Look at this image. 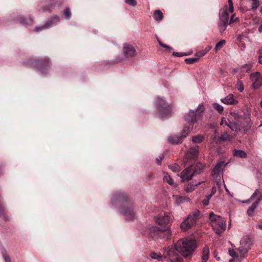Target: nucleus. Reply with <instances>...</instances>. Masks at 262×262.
<instances>
[{"label": "nucleus", "mask_w": 262, "mask_h": 262, "mask_svg": "<svg viewBox=\"0 0 262 262\" xmlns=\"http://www.w3.org/2000/svg\"><path fill=\"white\" fill-rule=\"evenodd\" d=\"M249 118H244L235 112L231 113L227 119L223 117L220 124H225L232 131L240 132L246 134L251 128V124L249 122Z\"/></svg>", "instance_id": "obj_1"}, {"label": "nucleus", "mask_w": 262, "mask_h": 262, "mask_svg": "<svg viewBox=\"0 0 262 262\" xmlns=\"http://www.w3.org/2000/svg\"><path fill=\"white\" fill-rule=\"evenodd\" d=\"M112 201L113 205L118 204L120 206V213L124 216L126 220L133 221L135 219L136 214L134 206L125 194L121 192L114 193Z\"/></svg>", "instance_id": "obj_2"}, {"label": "nucleus", "mask_w": 262, "mask_h": 262, "mask_svg": "<svg viewBox=\"0 0 262 262\" xmlns=\"http://www.w3.org/2000/svg\"><path fill=\"white\" fill-rule=\"evenodd\" d=\"M196 247L195 240L187 238L179 239L174 246L176 250L185 258H190Z\"/></svg>", "instance_id": "obj_3"}, {"label": "nucleus", "mask_w": 262, "mask_h": 262, "mask_svg": "<svg viewBox=\"0 0 262 262\" xmlns=\"http://www.w3.org/2000/svg\"><path fill=\"white\" fill-rule=\"evenodd\" d=\"M209 219L210 224L215 233L221 234L225 231L226 221L225 219L212 212L209 214Z\"/></svg>", "instance_id": "obj_4"}, {"label": "nucleus", "mask_w": 262, "mask_h": 262, "mask_svg": "<svg viewBox=\"0 0 262 262\" xmlns=\"http://www.w3.org/2000/svg\"><path fill=\"white\" fill-rule=\"evenodd\" d=\"M155 105L157 108L160 118L164 119L169 117L171 113L172 108L171 106L167 104L165 100L160 97L156 98Z\"/></svg>", "instance_id": "obj_5"}, {"label": "nucleus", "mask_w": 262, "mask_h": 262, "mask_svg": "<svg viewBox=\"0 0 262 262\" xmlns=\"http://www.w3.org/2000/svg\"><path fill=\"white\" fill-rule=\"evenodd\" d=\"M204 111V105L199 104L197 109L190 110L188 114L184 116L185 120L189 124L190 127L193 128V125L196 122L198 119L200 117L201 113Z\"/></svg>", "instance_id": "obj_6"}, {"label": "nucleus", "mask_w": 262, "mask_h": 262, "mask_svg": "<svg viewBox=\"0 0 262 262\" xmlns=\"http://www.w3.org/2000/svg\"><path fill=\"white\" fill-rule=\"evenodd\" d=\"M252 245V239L249 236H244L240 241L238 252L241 257L244 258Z\"/></svg>", "instance_id": "obj_7"}, {"label": "nucleus", "mask_w": 262, "mask_h": 262, "mask_svg": "<svg viewBox=\"0 0 262 262\" xmlns=\"http://www.w3.org/2000/svg\"><path fill=\"white\" fill-rule=\"evenodd\" d=\"M191 130L192 127L186 126V125H185L183 130L181 132V135L180 136H171L168 138V141L169 143L172 144L181 143L183 141V139L186 138Z\"/></svg>", "instance_id": "obj_8"}, {"label": "nucleus", "mask_w": 262, "mask_h": 262, "mask_svg": "<svg viewBox=\"0 0 262 262\" xmlns=\"http://www.w3.org/2000/svg\"><path fill=\"white\" fill-rule=\"evenodd\" d=\"M200 213L199 210H196L191 214L188 215V217L181 224V228L186 230L193 226L198 219Z\"/></svg>", "instance_id": "obj_9"}, {"label": "nucleus", "mask_w": 262, "mask_h": 262, "mask_svg": "<svg viewBox=\"0 0 262 262\" xmlns=\"http://www.w3.org/2000/svg\"><path fill=\"white\" fill-rule=\"evenodd\" d=\"M178 251L174 248H164V256L167 258L170 262H183V258L178 254Z\"/></svg>", "instance_id": "obj_10"}, {"label": "nucleus", "mask_w": 262, "mask_h": 262, "mask_svg": "<svg viewBox=\"0 0 262 262\" xmlns=\"http://www.w3.org/2000/svg\"><path fill=\"white\" fill-rule=\"evenodd\" d=\"M31 63L35 64L42 74H46L47 70L51 66L50 61L48 57L37 59L34 62L31 61Z\"/></svg>", "instance_id": "obj_11"}, {"label": "nucleus", "mask_w": 262, "mask_h": 262, "mask_svg": "<svg viewBox=\"0 0 262 262\" xmlns=\"http://www.w3.org/2000/svg\"><path fill=\"white\" fill-rule=\"evenodd\" d=\"M229 21V14L226 9H222L220 12V21L219 28L220 32L222 34L226 30Z\"/></svg>", "instance_id": "obj_12"}, {"label": "nucleus", "mask_w": 262, "mask_h": 262, "mask_svg": "<svg viewBox=\"0 0 262 262\" xmlns=\"http://www.w3.org/2000/svg\"><path fill=\"white\" fill-rule=\"evenodd\" d=\"M123 53L126 58L134 57L137 55V52L135 48L128 43L123 44Z\"/></svg>", "instance_id": "obj_13"}, {"label": "nucleus", "mask_w": 262, "mask_h": 262, "mask_svg": "<svg viewBox=\"0 0 262 262\" xmlns=\"http://www.w3.org/2000/svg\"><path fill=\"white\" fill-rule=\"evenodd\" d=\"M199 153V147L195 146L191 147L187 151L184 159V163L186 165L189 160H195L197 158Z\"/></svg>", "instance_id": "obj_14"}, {"label": "nucleus", "mask_w": 262, "mask_h": 262, "mask_svg": "<svg viewBox=\"0 0 262 262\" xmlns=\"http://www.w3.org/2000/svg\"><path fill=\"white\" fill-rule=\"evenodd\" d=\"M59 21V16H55L54 17H52L50 20H48L45 25L36 27L34 29V31L36 32H38L45 29H49L56 25Z\"/></svg>", "instance_id": "obj_15"}, {"label": "nucleus", "mask_w": 262, "mask_h": 262, "mask_svg": "<svg viewBox=\"0 0 262 262\" xmlns=\"http://www.w3.org/2000/svg\"><path fill=\"white\" fill-rule=\"evenodd\" d=\"M170 217L168 213L162 212L155 217L156 223L159 225H163L169 222Z\"/></svg>", "instance_id": "obj_16"}, {"label": "nucleus", "mask_w": 262, "mask_h": 262, "mask_svg": "<svg viewBox=\"0 0 262 262\" xmlns=\"http://www.w3.org/2000/svg\"><path fill=\"white\" fill-rule=\"evenodd\" d=\"M194 173L193 171L192 166H189L187 168L183 170L180 174L178 175L182 178V181L184 182L185 181H189L193 177Z\"/></svg>", "instance_id": "obj_17"}, {"label": "nucleus", "mask_w": 262, "mask_h": 262, "mask_svg": "<svg viewBox=\"0 0 262 262\" xmlns=\"http://www.w3.org/2000/svg\"><path fill=\"white\" fill-rule=\"evenodd\" d=\"M252 86L254 89H258L262 85V77L259 72L252 73L250 75Z\"/></svg>", "instance_id": "obj_18"}, {"label": "nucleus", "mask_w": 262, "mask_h": 262, "mask_svg": "<svg viewBox=\"0 0 262 262\" xmlns=\"http://www.w3.org/2000/svg\"><path fill=\"white\" fill-rule=\"evenodd\" d=\"M161 231V230L159 227L154 226L149 228L148 232L153 239H157L159 238Z\"/></svg>", "instance_id": "obj_19"}, {"label": "nucleus", "mask_w": 262, "mask_h": 262, "mask_svg": "<svg viewBox=\"0 0 262 262\" xmlns=\"http://www.w3.org/2000/svg\"><path fill=\"white\" fill-rule=\"evenodd\" d=\"M171 231L169 228H168L165 230H161L159 238L167 241L170 239L171 237Z\"/></svg>", "instance_id": "obj_20"}, {"label": "nucleus", "mask_w": 262, "mask_h": 262, "mask_svg": "<svg viewBox=\"0 0 262 262\" xmlns=\"http://www.w3.org/2000/svg\"><path fill=\"white\" fill-rule=\"evenodd\" d=\"M221 101L227 105L233 104L237 103V101L235 99L234 95L232 94H229L224 98H222Z\"/></svg>", "instance_id": "obj_21"}, {"label": "nucleus", "mask_w": 262, "mask_h": 262, "mask_svg": "<svg viewBox=\"0 0 262 262\" xmlns=\"http://www.w3.org/2000/svg\"><path fill=\"white\" fill-rule=\"evenodd\" d=\"M252 68L251 64H245L234 70L235 72H241L242 73L249 72Z\"/></svg>", "instance_id": "obj_22"}, {"label": "nucleus", "mask_w": 262, "mask_h": 262, "mask_svg": "<svg viewBox=\"0 0 262 262\" xmlns=\"http://www.w3.org/2000/svg\"><path fill=\"white\" fill-rule=\"evenodd\" d=\"M164 176L163 177V180L164 182L167 183L168 184L170 185L173 187H177V185L174 182L173 179L167 173H164Z\"/></svg>", "instance_id": "obj_23"}, {"label": "nucleus", "mask_w": 262, "mask_h": 262, "mask_svg": "<svg viewBox=\"0 0 262 262\" xmlns=\"http://www.w3.org/2000/svg\"><path fill=\"white\" fill-rule=\"evenodd\" d=\"M173 199L174 200L176 203L178 205L185 202L189 201V198L186 196L173 195Z\"/></svg>", "instance_id": "obj_24"}, {"label": "nucleus", "mask_w": 262, "mask_h": 262, "mask_svg": "<svg viewBox=\"0 0 262 262\" xmlns=\"http://www.w3.org/2000/svg\"><path fill=\"white\" fill-rule=\"evenodd\" d=\"M224 162L223 161L217 163L214 168L213 169V172L215 174H219L223 170V166H225Z\"/></svg>", "instance_id": "obj_25"}, {"label": "nucleus", "mask_w": 262, "mask_h": 262, "mask_svg": "<svg viewBox=\"0 0 262 262\" xmlns=\"http://www.w3.org/2000/svg\"><path fill=\"white\" fill-rule=\"evenodd\" d=\"M202 262H206L208 259L209 255V247L207 246H205L203 249L202 251Z\"/></svg>", "instance_id": "obj_26"}, {"label": "nucleus", "mask_w": 262, "mask_h": 262, "mask_svg": "<svg viewBox=\"0 0 262 262\" xmlns=\"http://www.w3.org/2000/svg\"><path fill=\"white\" fill-rule=\"evenodd\" d=\"M204 181L199 182L198 183H195V184H189L187 185L185 188V191L187 192H192L194 190L196 186L199 185L200 184L204 183Z\"/></svg>", "instance_id": "obj_27"}, {"label": "nucleus", "mask_w": 262, "mask_h": 262, "mask_svg": "<svg viewBox=\"0 0 262 262\" xmlns=\"http://www.w3.org/2000/svg\"><path fill=\"white\" fill-rule=\"evenodd\" d=\"M233 154L234 156L242 158H244L247 157V154L244 151L239 149H235L233 151Z\"/></svg>", "instance_id": "obj_28"}, {"label": "nucleus", "mask_w": 262, "mask_h": 262, "mask_svg": "<svg viewBox=\"0 0 262 262\" xmlns=\"http://www.w3.org/2000/svg\"><path fill=\"white\" fill-rule=\"evenodd\" d=\"M204 167L205 165H204L203 164L201 163H198L196 165L194 169H193L194 173L196 174H199L201 172V170L204 169Z\"/></svg>", "instance_id": "obj_29"}, {"label": "nucleus", "mask_w": 262, "mask_h": 262, "mask_svg": "<svg viewBox=\"0 0 262 262\" xmlns=\"http://www.w3.org/2000/svg\"><path fill=\"white\" fill-rule=\"evenodd\" d=\"M154 18L157 21L161 20L163 18V13L159 10H156L154 14Z\"/></svg>", "instance_id": "obj_30"}, {"label": "nucleus", "mask_w": 262, "mask_h": 262, "mask_svg": "<svg viewBox=\"0 0 262 262\" xmlns=\"http://www.w3.org/2000/svg\"><path fill=\"white\" fill-rule=\"evenodd\" d=\"M229 254L234 259H236L238 260H239L243 258V257H241L240 256V254H239V253H237L233 250L229 249Z\"/></svg>", "instance_id": "obj_31"}, {"label": "nucleus", "mask_w": 262, "mask_h": 262, "mask_svg": "<svg viewBox=\"0 0 262 262\" xmlns=\"http://www.w3.org/2000/svg\"><path fill=\"white\" fill-rule=\"evenodd\" d=\"M226 41L224 39L221 40L219 42H218L214 48V50L215 52H217L219 50H221L223 46L225 45Z\"/></svg>", "instance_id": "obj_32"}, {"label": "nucleus", "mask_w": 262, "mask_h": 262, "mask_svg": "<svg viewBox=\"0 0 262 262\" xmlns=\"http://www.w3.org/2000/svg\"><path fill=\"white\" fill-rule=\"evenodd\" d=\"M232 136L228 134L227 133H224L220 137V139L222 141H230L232 140Z\"/></svg>", "instance_id": "obj_33"}, {"label": "nucleus", "mask_w": 262, "mask_h": 262, "mask_svg": "<svg viewBox=\"0 0 262 262\" xmlns=\"http://www.w3.org/2000/svg\"><path fill=\"white\" fill-rule=\"evenodd\" d=\"M204 139V137L203 135H197L194 136L192 138V141L194 143H199L202 142Z\"/></svg>", "instance_id": "obj_34"}, {"label": "nucleus", "mask_w": 262, "mask_h": 262, "mask_svg": "<svg viewBox=\"0 0 262 262\" xmlns=\"http://www.w3.org/2000/svg\"><path fill=\"white\" fill-rule=\"evenodd\" d=\"M212 105L214 109L220 114L222 113L224 111V107L222 105L217 103H213Z\"/></svg>", "instance_id": "obj_35"}, {"label": "nucleus", "mask_w": 262, "mask_h": 262, "mask_svg": "<svg viewBox=\"0 0 262 262\" xmlns=\"http://www.w3.org/2000/svg\"><path fill=\"white\" fill-rule=\"evenodd\" d=\"M261 200H262V194H260V195L257 198V200L252 204L250 208L254 210L257 207Z\"/></svg>", "instance_id": "obj_36"}, {"label": "nucleus", "mask_w": 262, "mask_h": 262, "mask_svg": "<svg viewBox=\"0 0 262 262\" xmlns=\"http://www.w3.org/2000/svg\"><path fill=\"white\" fill-rule=\"evenodd\" d=\"M261 200H262V194H260V195L257 198V200L252 204L250 208L254 210L257 207Z\"/></svg>", "instance_id": "obj_37"}, {"label": "nucleus", "mask_w": 262, "mask_h": 262, "mask_svg": "<svg viewBox=\"0 0 262 262\" xmlns=\"http://www.w3.org/2000/svg\"><path fill=\"white\" fill-rule=\"evenodd\" d=\"M199 61V57H197L195 56L194 57L192 58H186L185 59V61L187 64H193L194 63H195Z\"/></svg>", "instance_id": "obj_38"}, {"label": "nucleus", "mask_w": 262, "mask_h": 262, "mask_svg": "<svg viewBox=\"0 0 262 262\" xmlns=\"http://www.w3.org/2000/svg\"><path fill=\"white\" fill-rule=\"evenodd\" d=\"M150 257L152 259H157L158 260H162V256L161 254L157 253H151L150 254Z\"/></svg>", "instance_id": "obj_39"}, {"label": "nucleus", "mask_w": 262, "mask_h": 262, "mask_svg": "<svg viewBox=\"0 0 262 262\" xmlns=\"http://www.w3.org/2000/svg\"><path fill=\"white\" fill-rule=\"evenodd\" d=\"M236 86L237 90L241 92H242L244 90L243 82L241 80H238L237 81Z\"/></svg>", "instance_id": "obj_40"}, {"label": "nucleus", "mask_w": 262, "mask_h": 262, "mask_svg": "<svg viewBox=\"0 0 262 262\" xmlns=\"http://www.w3.org/2000/svg\"><path fill=\"white\" fill-rule=\"evenodd\" d=\"M169 168L173 171L177 172L180 171V166L178 164H174L173 165L169 166Z\"/></svg>", "instance_id": "obj_41"}, {"label": "nucleus", "mask_w": 262, "mask_h": 262, "mask_svg": "<svg viewBox=\"0 0 262 262\" xmlns=\"http://www.w3.org/2000/svg\"><path fill=\"white\" fill-rule=\"evenodd\" d=\"M252 1V6L251 9L253 10H255L257 9L259 6V0H251Z\"/></svg>", "instance_id": "obj_42"}, {"label": "nucleus", "mask_w": 262, "mask_h": 262, "mask_svg": "<svg viewBox=\"0 0 262 262\" xmlns=\"http://www.w3.org/2000/svg\"><path fill=\"white\" fill-rule=\"evenodd\" d=\"M64 15L67 19H70L71 17V13L69 8H67L64 11Z\"/></svg>", "instance_id": "obj_43"}, {"label": "nucleus", "mask_w": 262, "mask_h": 262, "mask_svg": "<svg viewBox=\"0 0 262 262\" xmlns=\"http://www.w3.org/2000/svg\"><path fill=\"white\" fill-rule=\"evenodd\" d=\"M206 54V51H205V50H203L196 53L194 56L199 57V59L200 57L204 56Z\"/></svg>", "instance_id": "obj_44"}, {"label": "nucleus", "mask_w": 262, "mask_h": 262, "mask_svg": "<svg viewBox=\"0 0 262 262\" xmlns=\"http://www.w3.org/2000/svg\"><path fill=\"white\" fill-rule=\"evenodd\" d=\"M260 194H262L260 191H258V189H256L254 191V192L252 194L251 196V200H253L256 196L258 195V197L260 195Z\"/></svg>", "instance_id": "obj_45"}, {"label": "nucleus", "mask_w": 262, "mask_h": 262, "mask_svg": "<svg viewBox=\"0 0 262 262\" xmlns=\"http://www.w3.org/2000/svg\"><path fill=\"white\" fill-rule=\"evenodd\" d=\"M211 197L210 196V195H207L206 196V198L204 199L203 201H202V203L204 205V206H207L208 205L209 203V200L210 199Z\"/></svg>", "instance_id": "obj_46"}, {"label": "nucleus", "mask_w": 262, "mask_h": 262, "mask_svg": "<svg viewBox=\"0 0 262 262\" xmlns=\"http://www.w3.org/2000/svg\"><path fill=\"white\" fill-rule=\"evenodd\" d=\"M125 2L129 5L135 6L137 5V2L136 0H125Z\"/></svg>", "instance_id": "obj_47"}, {"label": "nucleus", "mask_w": 262, "mask_h": 262, "mask_svg": "<svg viewBox=\"0 0 262 262\" xmlns=\"http://www.w3.org/2000/svg\"><path fill=\"white\" fill-rule=\"evenodd\" d=\"M3 255L6 262H11V258L7 255L5 251H3Z\"/></svg>", "instance_id": "obj_48"}, {"label": "nucleus", "mask_w": 262, "mask_h": 262, "mask_svg": "<svg viewBox=\"0 0 262 262\" xmlns=\"http://www.w3.org/2000/svg\"><path fill=\"white\" fill-rule=\"evenodd\" d=\"M238 19L237 17H234V15H232V16L231 17L230 20H229L228 24H231L233 23L234 22H235L236 21H237Z\"/></svg>", "instance_id": "obj_49"}, {"label": "nucleus", "mask_w": 262, "mask_h": 262, "mask_svg": "<svg viewBox=\"0 0 262 262\" xmlns=\"http://www.w3.org/2000/svg\"><path fill=\"white\" fill-rule=\"evenodd\" d=\"M172 55L175 57H182L183 56L187 55V54H183L181 52H173Z\"/></svg>", "instance_id": "obj_50"}, {"label": "nucleus", "mask_w": 262, "mask_h": 262, "mask_svg": "<svg viewBox=\"0 0 262 262\" xmlns=\"http://www.w3.org/2000/svg\"><path fill=\"white\" fill-rule=\"evenodd\" d=\"M164 156V155L162 154L161 155L160 157H159V158H157L156 159V162L158 164V165H161V161L163 159Z\"/></svg>", "instance_id": "obj_51"}, {"label": "nucleus", "mask_w": 262, "mask_h": 262, "mask_svg": "<svg viewBox=\"0 0 262 262\" xmlns=\"http://www.w3.org/2000/svg\"><path fill=\"white\" fill-rule=\"evenodd\" d=\"M158 42H159V45H160V46L162 47H164V48H167L170 50H172V48H171L170 47L165 45V44H164L161 41H160V40H158Z\"/></svg>", "instance_id": "obj_52"}, {"label": "nucleus", "mask_w": 262, "mask_h": 262, "mask_svg": "<svg viewBox=\"0 0 262 262\" xmlns=\"http://www.w3.org/2000/svg\"><path fill=\"white\" fill-rule=\"evenodd\" d=\"M19 21H20V23L23 25H27V24H30L29 22L27 21L26 20V19H25V18H24L23 17H20Z\"/></svg>", "instance_id": "obj_53"}, {"label": "nucleus", "mask_w": 262, "mask_h": 262, "mask_svg": "<svg viewBox=\"0 0 262 262\" xmlns=\"http://www.w3.org/2000/svg\"><path fill=\"white\" fill-rule=\"evenodd\" d=\"M216 191V188L215 187H213L211 189V193L210 194H209L208 195H210V196L212 197V196L215 194Z\"/></svg>", "instance_id": "obj_54"}, {"label": "nucleus", "mask_w": 262, "mask_h": 262, "mask_svg": "<svg viewBox=\"0 0 262 262\" xmlns=\"http://www.w3.org/2000/svg\"><path fill=\"white\" fill-rule=\"evenodd\" d=\"M254 211V210L249 208L247 210V214L249 216H252L253 214Z\"/></svg>", "instance_id": "obj_55"}, {"label": "nucleus", "mask_w": 262, "mask_h": 262, "mask_svg": "<svg viewBox=\"0 0 262 262\" xmlns=\"http://www.w3.org/2000/svg\"><path fill=\"white\" fill-rule=\"evenodd\" d=\"M51 7H52V6H50V7H49V6H47L46 8H43V9H42V11H43V12H45V11H50V10H51Z\"/></svg>", "instance_id": "obj_56"}, {"label": "nucleus", "mask_w": 262, "mask_h": 262, "mask_svg": "<svg viewBox=\"0 0 262 262\" xmlns=\"http://www.w3.org/2000/svg\"><path fill=\"white\" fill-rule=\"evenodd\" d=\"M229 11L231 13H233L234 11L233 6H229Z\"/></svg>", "instance_id": "obj_57"}, {"label": "nucleus", "mask_w": 262, "mask_h": 262, "mask_svg": "<svg viewBox=\"0 0 262 262\" xmlns=\"http://www.w3.org/2000/svg\"><path fill=\"white\" fill-rule=\"evenodd\" d=\"M212 48L211 46H208L207 48H206L204 50L205 51H206V53H208V51Z\"/></svg>", "instance_id": "obj_58"}, {"label": "nucleus", "mask_w": 262, "mask_h": 262, "mask_svg": "<svg viewBox=\"0 0 262 262\" xmlns=\"http://www.w3.org/2000/svg\"><path fill=\"white\" fill-rule=\"evenodd\" d=\"M258 30L259 32H262V22L261 23L260 26H259Z\"/></svg>", "instance_id": "obj_59"}, {"label": "nucleus", "mask_w": 262, "mask_h": 262, "mask_svg": "<svg viewBox=\"0 0 262 262\" xmlns=\"http://www.w3.org/2000/svg\"><path fill=\"white\" fill-rule=\"evenodd\" d=\"M259 62L261 64H262V54H260L259 56Z\"/></svg>", "instance_id": "obj_60"}, {"label": "nucleus", "mask_w": 262, "mask_h": 262, "mask_svg": "<svg viewBox=\"0 0 262 262\" xmlns=\"http://www.w3.org/2000/svg\"><path fill=\"white\" fill-rule=\"evenodd\" d=\"M229 6H233L232 0H228Z\"/></svg>", "instance_id": "obj_61"}, {"label": "nucleus", "mask_w": 262, "mask_h": 262, "mask_svg": "<svg viewBox=\"0 0 262 262\" xmlns=\"http://www.w3.org/2000/svg\"><path fill=\"white\" fill-rule=\"evenodd\" d=\"M252 201V200H251V198H250L249 199L247 200L245 202H244V203H250Z\"/></svg>", "instance_id": "obj_62"}, {"label": "nucleus", "mask_w": 262, "mask_h": 262, "mask_svg": "<svg viewBox=\"0 0 262 262\" xmlns=\"http://www.w3.org/2000/svg\"><path fill=\"white\" fill-rule=\"evenodd\" d=\"M224 186H225V190H226V191L228 193V194H230L229 193V190H228V189L226 187V186L224 184Z\"/></svg>", "instance_id": "obj_63"}, {"label": "nucleus", "mask_w": 262, "mask_h": 262, "mask_svg": "<svg viewBox=\"0 0 262 262\" xmlns=\"http://www.w3.org/2000/svg\"><path fill=\"white\" fill-rule=\"evenodd\" d=\"M259 53L260 54H262V47L260 48V49H259Z\"/></svg>", "instance_id": "obj_64"}]
</instances>
